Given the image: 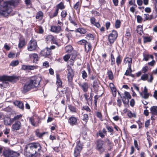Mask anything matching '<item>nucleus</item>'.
Segmentation results:
<instances>
[{"instance_id":"9d476101","label":"nucleus","mask_w":157,"mask_h":157,"mask_svg":"<svg viewBox=\"0 0 157 157\" xmlns=\"http://www.w3.org/2000/svg\"><path fill=\"white\" fill-rule=\"evenodd\" d=\"M82 146L80 144H78L75 148L74 155L75 157H78L80 155V152L82 149Z\"/></svg>"},{"instance_id":"473e14b6","label":"nucleus","mask_w":157,"mask_h":157,"mask_svg":"<svg viewBox=\"0 0 157 157\" xmlns=\"http://www.w3.org/2000/svg\"><path fill=\"white\" fill-rule=\"evenodd\" d=\"M107 74L108 75V77L109 79L112 80L113 79V74L111 70L108 71Z\"/></svg>"},{"instance_id":"bb28decb","label":"nucleus","mask_w":157,"mask_h":157,"mask_svg":"<svg viewBox=\"0 0 157 157\" xmlns=\"http://www.w3.org/2000/svg\"><path fill=\"white\" fill-rule=\"evenodd\" d=\"M122 58L121 55L118 53V55L116 58V63L117 65L119 66L122 62Z\"/></svg>"},{"instance_id":"a19ab883","label":"nucleus","mask_w":157,"mask_h":157,"mask_svg":"<svg viewBox=\"0 0 157 157\" xmlns=\"http://www.w3.org/2000/svg\"><path fill=\"white\" fill-rule=\"evenodd\" d=\"M121 21L120 20H117L115 22V27L117 28H118L120 27L121 26Z\"/></svg>"},{"instance_id":"e433bc0d","label":"nucleus","mask_w":157,"mask_h":157,"mask_svg":"<svg viewBox=\"0 0 157 157\" xmlns=\"http://www.w3.org/2000/svg\"><path fill=\"white\" fill-rule=\"evenodd\" d=\"M19 63L18 60H16L12 61L10 64V66L12 67H15Z\"/></svg>"},{"instance_id":"c85d7f7f","label":"nucleus","mask_w":157,"mask_h":157,"mask_svg":"<svg viewBox=\"0 0 157 157\" xmlns=\"http://www.w3.org/2000/svg\"><path fill=\"white\" fill-rule=\"evenodd\" d=\"M11 119L10 118H7L5 119L4 120V124L6 125H10L13 123V122L11 120Z\"/></svg>"},{"instance_id":"2eb2a0df","label":"nucleus","mask_w":157,"mask_h":157,"mask_svg":"<svg viewBox=\"0 0 157 157\" xmlns=\"http://www.w3.org/2000/svg\"><path fill=\"white\" fill-rule=\"evenodd\" d=\"M96 19L94 17H92L90 18V21L91 24L98 28H99L100 27V25L98 22H96Z\"/></svg>"},{"instance_id":"6e6d98bb","label":"nucleus","mask_w":157,"mask_h":157,"mask_svg":"<svg viewBox=\"0 0 157 157\" xmlns=\"http://www.w3.org/2000/svg\"><path fill=\"white\" fill-rule=\"evenodd\" d=\"M124 94L125 96V97L127 99V100H129V99H130L131 98V96L129 92L127 91H125L124 92Z\"/></svg>"},{"instance_id":"0eeeda50","label":"nucleus","mask_w":157,"mask_h":157,"mask_svg":"<svg viewBox=\"0 0 157 157\" xmlns=\"http://www.w3.org/2000/svg\"><path fill=\"white\" fill-rule=\"evenodd\" d=\"M37 47L36 41L35 40L32 39L28 43L27 49L29 51H33L36 49Z\"/></svg>"},{"instance_id":"052dcab7","label":"nucleus","mask_w":157,"mask_h":157,"mask_svg":"<svg viewBox=\"0 0 157 157\" xmlns=\"http://www.w3.org/2000/svg\"><path fill=\"white\" fill-rule=\"evenodd\" d=\"M87 37L89 38V40H93L94 39L93 35L91 33H89L86 35Z\"/></svg>"},{"instance_id":"1a4fd4ad","label":"nucleus","mask_w":157,"mask_h":157,"mask_svg":"<svg viewBox=\"0 0 157 157\" xmlns=\"http://www.w3.org/2000/svg\"><path fill=\"white\" fill-rule=\"evenodd\" d=\"M45 40L47 43L51 42V43L56 44L58 46H59V45L58 44L56 38L54 37L52 35H49L47 36L45 38Z\"/></svg>"},{"instance_id":"6ab92c4d","label":"nucleus","mask_w":157,"mask_h":157,"mask_svg":"<svg viewBox=\"0 0 157 157\" xmlns=\"http://www.w3.org/2000/svg\"><path fill=\"white\" fill-rule=\"evenodd\" d=\"M56 84L57 85L58 88H62V82L61 78H60L59 75L58 74H56Z\"/></svg>"},{"instance_id":"7c9ffc66","label":"nucleus","mask_w":157,"mask_h":157,"mask_svg":"<svg viewBox=\"0 0 157 157\" xmlns=\"http://www.w3.org/2000/svg\"><path fill=\"white\" fill-rule=\"evenodd\" d=\"M43 16V13L41 11H39L36 13V18L41 19Z\"/></svg>"},{"instance_id":"13d9d810","label":"nucleus","mask_w":157,"mask_h":157,"mask_svg":"<svg viewBox=\"0 0 157 157\" xmlns=\"http://www.w3.org/2000/svg\"><path fill=\"white\" fill-rule=\"evenodd\" d=\"M106 142L107 143L108 146L113 144V142L110 141L108 138H106Z\"/></svg>"},{"instance_id":"f3484780","label":"nucleus","mask_w":157,"mask_h":157,"mask_svg":"<svg viewBox=\"0 0 157 157\" xmlns=\"http://www.w3.org/2000/svg\"><path fill=\"white\" fill-rule=\"evenodd\" d=\"M84 48H85V52L86 53H88L89 52H90L92 48V46L90 42L87 41Z\"/></svg>"},{"instance_id":"f03ea898","label":"nucleus","mask_w":157,"mask_h":157,"mask_svg":"<svg viewBox=\"0 0 157 157\" xmlns=\"http://www.w3.org/2000/svg\"><path fill=\"white\" fill-rule=\"evenodd\" d=\"M40 79L36 76L32 77L23 84L22 92L25 94L32 89L36 88L39 85Z\"/></svg>"},{"instance_id":"f704fd0d","label":"nucleus","mask_w":157,"mask_h":157,"mask_svg":"<svg viewBox=\"0 0 157 157\" xmlns=\"http://www.w3.org/2000/svg\"><path fill=\"white\" fill-rule=\"evenodd\" d=\"M87 41L85 39H82L78 42V44L79 45H83L84 46Z\"/></svg>"},{"instance_id":"4c0bfd02","label":"nucleus","mask_w":157,"mask_h":157,"mask_svg":"<svg viewBox=\"0 0 157 157\" xmlns=\"http://www.w3.org/2000/svg\"><path fill=\"white\" fill-rule=\"evenodd\" d=\"M151 40L152 39L149 37L144 36L143 38V40L144 43L151 42Z\"/></svg>"},{"instance_id":"de8ad7c7","label":"nucleus","mask_w":157,"mask_h":157,"mask_svg":"<svg viewBox=\"0 0 157 157\" xmlns=\"http://www.w3.org/2000/svg\"><path fill=\"white\" fill-rule=\"evenodd\" d=\"M148 75L147 74H144L142 75L141 79L143 81H146L148 79Z\"/></svg>"},{"instance_id":"9b49d317","label":"nucleus","mask_w":157,"mask_h":157,"mask_svg":"<svg viewBox=\"0 0 157 157\" xmlns=\"http://www.w3.org/2000/svg\"><path fill=\"white\" fill-rule=\"evenodd\" d=\"M40 53L42 56L48 57L52 53V52L51 49H49L48 48H46L43 50L41 51Z\"/></svg>"},{"instance_id":"f257e3e1","label":"nucleus","mask_w":157,"mask_h":157,"mask_svg":"<svg viewBox=\"0 0 157 157\" xmlns=\"http://www.w3.org/2000/svg\"><path fill=\"white\" fill-rule=\"evenodd\" d=\"M42 147L38 142H32L27 144L24 151L27 157H33L37 152L40 153Z\"/></svg>"},{"instance_id":"49530a36","label":"nucleus","mask_w":157,"mask_h":157,"mask_svg":"<svg viewBox=\"0 0 157 157\" xmlns=\"http://www.w3.org/2000/svg\"><path fill=\"white\" fill-rule=\"evenodd\" d=\"M67 11L66 10H62L61 15L62 18H65L67 15Z\"/></svg>"},{"instance_id":"cd10ccee","label":"nucleus","mask_w":157,"mask_h":157,"mask_svg":"<svg viewBox=\"0 0 157 157\" xmlns=\"http://www.w3.org/2000/svg\"><path fill=\"white\" fill-rule=\"evenodd\" d=\"M113 52V51H112V53L111 54V65L112 66H114V67H115V59L114 56L112 54V53Z\"/></svg>"},{"instance_id":"e2e57ef3","label":"nucleus","mask_w":157,"mask_h":157,"mask_svg":"<svg viewBox=\"0 0 157 157\" xmlns=\"http://www.w3.org/2000/svg\"><path fill=\"white\" fill-rule=\"evenodd\" d=\"M29 121L31 124L33 126H35V124L34 123V119L33 117H31L29 118Z\"/></svg>"},{"instance_id":"680f3d73","label":"nucleus","mask_w":157,"mask_h":157,"mask_svg":"<svg viewBox=\"0 0 157 157\" xmlns=\"http://www.w3.org/2000/svg\"><path fill=\"white\" fill-rule=\"evenodd\" d=\"M45 132L40 133L39 132H36V135L37 136L41 138L45 134Z\"/></svg>"},{"instance_id":"4d7b16f0","label":"nucleus","mask_w":157,"mask_h":157,"mask_svg":"<svg viewBox=\"0 0 157 157\" xmlns=\"http://www.w3.org/2000/svg\"><path fill=\"white\" fill-rule=\"evenodd\" d=\"M113 95V96L115 97L117 94V90L116 87L111 89Z\"/></svg>"},{"instance_id":"ddd939ff","label":"nucleus","mask_w":157,"mask_h":157,"mask_svg":"<svg viewBox=\"0 0 157 157\" xmlns=\"http://www.w3.org/2000/svg\"><path fill=\"white\" fill-rule=\"evenodd\" d=\"M78 84L80 88L84 92H86L88 91L89 88V85L87 82H85L83 83H81L80 82L78 83Z\"/></svg>"},{"instance_id":"338daca9","label":"nucleus","mask_w":157,"mask_h":157,"mask_svg":"<svg viewBox=\"0 0 157 157\" xmlns=\"http://www.w3.org/2000/svg\"><path fill=\"white\" fill-rule=\"evenodd\" d=\"M80 6V4L79 2H77L74 5V8L76 10H77L78 8Z\"/></svg>"},{"instance_id":"393cba45","label":"nucleus","mask_w":157,"mask_h":157,"mask_svg":"<svg viewBox=\"0 0 157 157\" xmlns=\"http://www.w3.org/2000/svg\"><path fill=\"white\" fill-rule=\"evenodd\" d=\"M82 120L83 121H84V126H85V125H86V124L87 123L89 120V117L88 115L87 114H83L82 115Z\"/></svg>"},{"instance_id":"c9c22d12","label":"nucleus","mask_w":157,"mask_h":157,"mask_svg":"<svg viewBox=\"0 0 157 157\" xmlns=\"http://www.w3.org/2000/svg\"><path fill=\"white\" fill-rule=\"evenodd\" d=\"M69 20L70 23L73 25L74 26H76L77 25V24L75 20L70 15L69 16Z\"/></svg>"},{"instance_id":"c03bdc74","label":"nucleus","mask_w":157,"mask_h":157,"mask_svg":"<svg viewBox=\"0 0 157 157\" xmlns=\"http://www.w3.org/2000/svg\"><path fill=\"white\" fill-rule=\"evenodd\" d=\"M106 128L107 129L108 132L111 133L110 135H112L114 131L113 129L111 127L109 126H106Z\"/></svg>"},{"instance_id":"3c124183","label":"nucleus","mask_w":157,"mask_h":157,"mask_svg":"<svg viewBox=\"0 0 157 157\" xmlns=\"http://www.w3.org/2000/svg\"><path fill=\"white\" fill-rule=\"evenodd\" d=\"M94 96V94L92 93H90V95L89 98H88L89 104L90 103L91 105L92 104V98Z\"/></svg>"},{"instance_id":"5fc2aeb1","label":"nucleus","mask_w":157,"mask_h":157,"mask_svg":"<svg viewBox=\"0 0 157 157\" xmlns=\"http://www.w3.org/2000/svg\"><path fill=\"white\" fill-rule=\"evenodd\" d=\"M70 57V56L69 54H67L63 57V59L65 61L67 62Z\"/></svg>"},{"instance_id":"39448f33","label":"nucleus","mask_w":157,"mask_h":157,"mask_svg":"<svg viewBox=\"0 0 157 157\" xmlns=\"http://www.w3.org/2000/svg\"><path fill=\"white\" fill-rule=\"evenodd\" d=\"M95 144L96 149L100 153H102L105 151V142L102 140L98 139L96 141Z\"/></svg>"},{"instance_id":"a211bd4d","label":"nucleus","mask_w":157,"mask_h":157,"mask_svg":"<svg viewBox=\"0 0 157 157\" xmlns=\"http://www.w3.org/2000/svg\"><path fill=\"white\" fill-rule=\"evenodd\" d=\"M61 30V28L58 26H52L51 28V31L55 33H59Z\"/></svg>"},{"instance_id":"2f4dec72","label":"nucleus","mask_w":157,"mask_h":157,"mask_svg":"<svg viewBox=\"0 0 157 157\" xmlns=\"http://www.w3.org/2000/svg\"><path fill=\"white\" fill-rule=\"evenodd\" d=\"M142 29V26L141 25H139L137 26L136 29L137 33L140 35H142V33H143Z\"/></svg>"},{"instance_id":"5701e85b","label":"nucleus","mask_w":157,"mask_h":157,"mask_svg":"<svg viewBox=\"0 0 157 157\" xmlns=\"http://www.w3.org/2000/svg\"><path fill=\"white\" fill-rule=\"evenodd\" d=\"M25 44V39L24 38L21 39L19 40V43L18 44V47L20 49L22 48Z\"/></svg>"},{"instance_id":"423d86ee","label":"nucleus","mask_w":157,"mask_h":157,"mask_svg":"<svg viewBox=\"0 0 157 157\" xmlns=\"http://www.w3.org/2000/svg\"><path fill=\"white\" fill-rule=\"evenodd\" d=\"M3 155L5 157H18L19 154L8 148H4Z\"/></svg>"},{"instance_id":"603ef678","label":"nucleus","mask_w":157,"mask_h":157,"mask_svg":"<svg viewBox=\"0 0 157 157\" xmlns=\"http://www.w3.org/2000/svg\"><path fill=\"white\" fill-rule=\"evenodd\" d=\"M37 28L38 30V33L40 34L43 33L44 31L42 27L41 26H38Z\"/></svg>"},{"instance_id":"8fccbe9b","label":"nucleus","mask_w":157,"mask_h":157,"mask_svg":"<svg viewBox=\"0 0 157 157\" xmlns=\"http://www.w3.org/2000/svg\"><path fill=\"white\" fill-rule=\"evenodd\" d=\"M97 117L99 118L101 121H103L102 117L101 112H97L96 113Z\"/></svg>"},{"instance_id":"864d4df0","label":"nucleus","mask_w":157,"mask_h":157,"mask_svg":"<svg viewBox=\"0 0 157 157\" xmlns=\"http://www.w3.org/2000/svg\"><path fill=\"white\" fill-rule=\"evenodd\" d=\"M137 22L138 23H141L143 20V18L141 16L138 15L136 16Z\"/></svg>"},{"instance_id":"37998d69","label":"nucleus","mask_w":157,"mask_h":157,"mask_svg":"<svg viewBox=\"0 0 157 157\" xmlns=\"http://www.w3.org/2000/svg\"><path fill=\"white\" fill-rule=\"evenodd\" d=\"M32 56L33 58V62H35L38 61V57L37 54L35 53L33 54L32 55Z\"/></svg>"},{"instance_id":"b1692460","label":"nucleus","mask_w":157,"mask_h":157,"mask_svg":"<svg viewBox=\"0 0 157 157\" xmlns=\"http://www.w3.org/2000/svg\"><path fill=\"white\" fill-rule=\"evenodd\" d=\"M59 11L56 9L54 12H50L49 14V16L50 18H52L57 16Z\"/></svg>"},{"instance_id":"20e7f679","label":"nucleus","mask_w":157,"mask_h":157,"mask_svg":"<svg viewBox=\"0 0 157 157\" xmlns=\"http://www.w3.org/2000/svg\"><path fill=\"white\" fill-rule=\"evenodd\" d=\"M20 78V76H7L3 75L0 76V81H2V84H0V86L3 87V85L6 84V86L9 85V83L6 81H9L13 83H16L18 81Z\"/></svg>"},{"instance_id":"ea45409f","label":"nucleus","mask_w":157,"mask_h":157,"mask_svg":"<svg viewBox=\"0 0 157 157\" xmlns=\"http://www.w3.org/2000/svg\"><path fill=\"white\" fill-rule=\"evenodd\" d=\"M68 107L71 111L73 112H76V108L74 106L69 105Z\"/></svg>"},{"instance_id":"412c9836","label":"nucleus","mask_w":157,"mask_h":157,"mask_svg":"<svg viewBox=\"0 0 157 157\" xmlns=\"http://www.w3.org/2000/svg\"><path fill=\"white\" fill-rule=\"evenodd\" d=\"M143 61H147L150 58L153 59L154 57L153 55H149L147 53H144L143 54Z\"/></svg>"},{"instance_id":"58836bf2","label":"nucleus","mask_w":157,"mask_h":157,"mask_svg":"<svg viewBox=\"0 0 157 157\" xmlns=\"http://www.w3.org/2000/svg\"><path fill=\"white\" fill-rule=\"evenodd\" d=\"M72 50V47L71 45L66 46L65 48V50L67 52L69 53L71 52Z\"/></svg>"},{"instance_id":"dca6fc26","label":"nucleus","mask_w":157,"mask_h":157,"mask_svg":"<svg viewBox=\"0 0 157 157\" xmlns=\"http://www.w3.org/2000/svg\"><path fill=\"white\" fill-rule=\"evenodd\" d=\"M21 123L20 121H17L12 125V128L13 129L15 130H19L21 127Z\"/></svg>"},{"instance_id":"f8f14e48","label":"nucleus","mask_w":157,"mask_h":157,"mask_svg":"<svg viewBox=\"0 0 157 157\" xmlns=\"http://www.w3.org/2000/svg\"><path fill=\"white\" fill-rule=\"evenodd\" d=\"M68 73H67V78L68 81L71 82H72L74 74L73 70L71 68L68 69Z\"/></svg>"},{"instance_id":"7ed1b4c3","label":"nucleus","mask_w":157,"mask_h":157,"mask_svg":"<svg viewBox=\"0 0 157 157\" xmlns=\"http://www.w3.org/2000/svg\"><path fill=\"white\" fill-rule=\"evenodd\" d=\"M14 3L12 1L3 2L0 0V14L4 17L8 16L12 10V7H14Z\"/></svg>"},{"instance_id":"a18cd8bd","label":"nucleus","mask_w":157,"mask_h":157,"mask_svg":"<svg viewBox=\"0 0 157 157\" xmlns=\"http://www.w3.org/2000/svg\"><path fill=\"white\" fill-rule=\"evenodd\" d=\"M82 76L83 79H85L88 76L87 73L85 70H83L81 72Z\"/></svg>"},{"instance_id":"774afa93","label":"nucleus","mask_w":157,"mask_h":157,"mask_svg":"<svg viewBox=\"0 0 157 157\" xmlns=\"http://www.w3.org/2000/svg\"><path fill=\"white\" fill-rule=\"evenodd\" d=\"M148 67L147 66H145L142 69V71L143 73H145L147 72L148 70Z\"/></svg>"},{"instance_id":"72a5a7b5","label":"nucleus","mask_w":157,"mask_h":157,"mask_svg":"<svg viewBox=\"0 0 157 157\" xmlns=\"http://www.w3.org/2000/svg\"><path fill=\"white\" fill-rule=\"evenodd\" d=\"M16 103H17V106L19 108L23 110L24 109V106L23 103L19 101H17Z\"/></svg>"},{"instance_id":"79ce46f5","label":"nucleus","mask_w":157,"mask_h":157,"mask_svg":"<svg viewBox=\"0 0 157 157\" xmlns=\"http://www.w3.org/2000/svg\"><path fill=\"white\" fill-rule=\"evenodd\" d=\"M22 115L20 114L19 115H17V116H15L13 118L11 119V120L13 122H13L14 121L17 120L19 119L20 118H21L22 117Z\"/></svg>"},{"instance_id":"09e8293b","label":"nucleus","mask_w":157,"mask_h":157,"mask_svg":"<svg viewBox=\"0 0 157 157\" xmlns=\"http://www.w3.org/2000/svg\"><path fill=\"white\" fill-rule=\"evenodd\" d=\"M144 21H145L146 20H151V18H149V15L148 14H144Z\"/></svg>"},{"instance_id":"6e6552de","label":"nucleus","mask_w":157,"mask_h":157,"mask_svg":"<svg viewBox=\"0 0 157 157\" xmlns=\"http://www.w3.org/2000/svg\"><path fill=\"white\" fill-rule=\"evenodd\" d=\"M118 36V33L115 30H113L108 36V40L111 44L113 43Z\"/></svg>"},{"instance_id":"c756f323","label":"nucleus","mask_w":157,"mask_h":157,"mask_svg":"<svg viewBox=\"0 0 157 157\" xmlns=\"http://www.w3.org/2000/svg\"><path fill=\"white\" fill-rule=\"evenodd\" d=\"M124 62L126 63H127L129 66L130 68V66L131 65V64L132 62V59L131 58L126 57L124 59Z\"/></svg>"},{"instance_id":"4468645a","label":"nucleus","mask_w":157,"mask_h":157,"mask_svg":"<svg viewBox=\"0 0 157 157\" xmlns=\"http://www.w3.org/2000/svg\"><path fill=\"white\" fill-rule=\"evenodd\" d=\"M68 122L71 126L75 125L77 124V118L75 117L71 116L69 118Z\"/></svg>"},{"instance_id":"69168bd1","label":"nucleus","mask_w":157,"mask_h":157,"mask_svg":"<svg viewBox=\"0 0 157 157\" xmlns=\"http://www.w3.org/2000/svg\"><path fill=\"white\" fill-rule=\"evenodd\" d=\"M82 109L86 110L87 112H90L91 111L90 108L87 106H83Z\"/></svg>"},{"instance_id":"a878e982","label":"nucleus","mask_w":157,"mask_h":157,"mask_svg":"<svg viewBox=\"0 0 157 157\" xmlns=\"http://www.w3.org/2000/svg\"><path fill=\"white\" fill-rule=\"evenodd\" d=\"M65 7L63 3L62 2H61L56 6V9L59 11V9L62 10L64 9Z\"/></svg>"},{"instance_id":"4be33fe9","label":"nucleus","mask_w":157,"mask_h":157,"mask_svg":"<svg viewBox=\"0 0 157 157\" xmlns=\"http://www.w3.org/2000/svg\"><path fill=\"white\" fill-rule=\"evenodd\" d=\"M150 113L152 115H157V106H153L150 108Z\"/></svg>"},{"instance_id":"aec40b11","label":"nucleus","mask_w":157,"mask_h":157,"mask_svg":"<svg viewBox=\"0 0 157 157\" xmlns=\"http://www.w3.org/2000/svg\"><path fill=\"white\" fill-rule=\"evenodd\" d=\"M36 68V67L34 65H23L21 67L22 69L24 70H33Z\"/></svg>"},{"instance_id":"0e129e2a","label":"nucleus","mask_w":157,"mask_h":157,"mask_svg":"<svg viewBox=\"0 0 157 157\" xmlns=\"http://www.w3.org/2000/svg\"><path fill=\"white\" fill-rule=\"evenodd\" d=\"M87 70L88 75H90V74L92 72V71L91 70V69L90 67V66L89 64H87Z\"/></svg>"},{"instance_id":"bf43d9fd","label":"nucleus","mask_w":157,"mask_h":157,"mask_svg":"<svg viewBox=\"0 0 157 157\" xmlns=\"http://www.w3.org/2000/svg\"><path fill=\"white\" fill-rule=\"evenodd\" d=\"M99 97L100 96L97 95H95L94 97V104L96 107L97 106V101Z\"/></svg>"}]
</instances>
